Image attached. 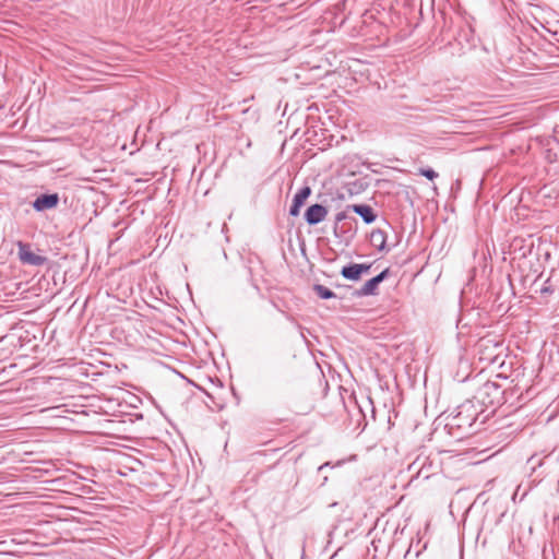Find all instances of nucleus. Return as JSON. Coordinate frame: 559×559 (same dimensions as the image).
I'll return each instance as SVG.
<instances>
[{"label":"nucleus","instance_id":"12","mask_svg":"<svg viewBox=\"0 0 559 559\" xmlns=\"http://www.w3.org/2000/svg\"><path fill=\"white\" fill-rule=\"evenodd\" d=\"M313 290L316 292V294L321 298V299H331V298H335L336 295L334 294V292H332L330 288L321 285V284H314L313 285Z\"/></svg>","mask_w":559,"mask_h":559},{"label":"nucleus","instance_id":"10","mask_svg":"<svg viewBox=\"0 0 559 559\" xmlns=\"http://www.w3.org/2000/svg\"><path fill=\"white\" fill-rule=\"evenodd\" d=\"M370 241L377 248V250H386V234L384 230L380 228L372 230L370 235Z\"/></svg>","mask_w":559,"mask_h":559},{"label":"nucleus","instance_id":"24","mask_svg":"<svg viewBox=\"0 0 559 559\" xmlns=\"http://www.w3.org/2000/svg\"><path fill=\"white\" fill-rule=\"evenodd\" d=\"M326 480H328V477H326V476H324V477H323V483H322V485H324Z\"/></svg>","mask_w":559,"mask_h":559},{"label":"nucleus","instance_id":"6","mask_svg":"<svg viewBox=\"0 0 559 559\" xmlns=\"http://www.w3.org/2000/svg\"><path fill=\"white\" fill-rule=\"evenodd\" d=\"M328 215L326 206L316 203L310 206L305 212V221L308 225L314 226L319 223L323 222Z\"/></svg>","mask_w":559,"mask_h":559},{"label":"nucleus","instance_id":"25","mask_svg":"<svg viewBox=\"0 0 559 559\" xmlns=\"http://www.w3.org/2000/svg\"><path fill=\"white\" fill-rule=\"evenodd\" d=\"M253 286H254V288H255L258 292L260 290V288H259V286H258V285H253Z\"/></svg>","mask_w":559,"mask_h":559},{"label":"nucleus","instance_id":"22","mask_svg":"<svg viewBox=\"0 0 559 559\" xmlns=\"http://www.w3.org/2000/svg\"><path fill=\"white\" fill-rule=\"evenodd\" d=\"M500 346H501V345H500V344H498V343H495V344L492 345V347H493V348H497V347H500Z\"/></svg>","mask_w":559,"mask_h":559},{"label":"nucleus","instance_id":"15","mask_svg":"<svg viewBox=\"0 0 559 559\" xmlns=\"http://www.w3.org/2000/svg\"><path fill=\"white\" fill-rule=\"evenodd\" d=\"M347 218H348V216H347L346 212H338V213L335 215L334 235H335L336 237H338V236H340V235H338V233H337V229H338L337 224H338L340 222H343V221L347 219Z\"/></svg>","mask_w":559,"mask_h":559},{"label":"nucleus","instance_id":"16","mask_svg":"<svg viewBox=\"0 0 559 559\" xmlns=\"http://www.w3.org/2000/svg\"><path fill=\"white\" fill-rule=\"evenodd\" d=\"M370 263H357V271H359L360 276H362V274L368 273L370 271Z\"/></svg>","mask_w":559,"mask_h":559},{"label":"nucleus","instance_id":"8","mask_svg":"<svg viewBox=\"0 0 559 559\" xmlns=\"http://www.w3.org/2000/svg\"><path fill=\"white\" fill-rule=\"evenodd\" d=\"M347 210L359 215L367 225L372 224L377 219V214L369 204H349Z\"/></svg>","mask_w":559,"mask_h":559},{"label":"nucleus","instance_id":"17","mask_svg":"<svg viewBox=\"0 0 559 559\" xmlns=\"http://www.w3.org/2000/svg\"><path fill=\"white\" fill-rule=\"evenodd\" d=\"M272 304H273V306H274L278 311H281L283 314H285V317H286V319H287V320H289V321H292V322H294V321H295V319H294L292 316H289V314H287L285 311L281 310V309L277 307V305H276L275 302H272Z\"/></svg>","mask_w":559,"mask_h":559},{"label":"nucleus","instance_id":"5","mask_svg":"<svg viewBox=\"0 0 559 559\" xmlns=\"http://www.w3.org/2000/svg\"><path fill=\"white\" fill-rule=\"evenodd\" d=\"M59 201L58 193H43L32 202V206L36 212H44L57 207Z\"/></svg>","mask_w":559,"mask_h":559},{"label":"nucleus","instance_id":"7","mask_svg":"<svg viewBox=\"0 0 559 559\" xmlns=\"http://www.w3.org/2000/svg\"><path fill=\"white\" fill-rule=\"evenodd\" d=\"M311 195V188L309 186H304L298 190V192L294 195L292 205L289 207L290 216H298L300 213V209L304 206L307 199Z\"/></svg>","mask_w":559,"mask_h":559},{"label":"nucleus","instance_id":"14","mask_svg":"<svg viewBox=\"0 0 559 559\" xmlns=\"http://www.w3.org/2000/svg\"><path fill=\"white\" fill-rule=\"evenodd\" d=\"M418 174L420 176H424L428 180H433L438 177V173H436L432 168L426 167V168H419Z\"/></svg>","mask_w":559,"mask_h":559},{"label":"nucleus","instance_id":"3","mask_svg":"<svg viewBox=\"0 0 559 559\" xmlns=\"http://www.w3.org/2000/svg\"><path fill=\"white\" fill-rule=\"evenodd\" d=\"M17 254L20 261L25 265L41 266L48 261L46 257L35 253L29 243L23 241L17 242Z\"/></svg>","mask_w":559,"mask_h":559},{"label":"nucleus","instance_id":"23","mask_svg":"<svg viewBox=\"0 0 559 559\" xmlns=\"http://www.w3.org/2000/svg\"><path fill=\"white\" fill-rule=\"evenodd\" d=\"M487 417H488V415H486V416L481 419L480 425L485 423V420H486V418H487Z\"/></svg>","mask_w":559,"mask_h":559},{"label":"nucleus","instance_id":"1","mask_svg":"<svg viewBox=\"0 0 559 559\" xmlns=\"http://www.w3.org/2000/svg\"><path fill=\"white\" fill-rule=\"evenodd\" d=\"M483 408H478L475 401L468 399L447 415L444 428L448 433L457 440L468 437L477 431L474 429Z\"/></svg>","mask_w":559,"mask_h":559},{"label":"nucleus","instance_id":"21","mask_svg":"<svg viewBox=\"0 0 559 559\" xmlns=\"http://www.w3.org/2000/svg\"><path fill=\"white\" fill-rule=\"evenodd\" d=\"M345 226H346V224L342 225V227H341L343 229V231H342L343 234H347L348 231H350V229H345Z\"/></svg>","mask_w":559,"mask_h":559},{"label":"nucleus","instance_id":"13","mask_svg":"<svg viewBox=\"0 0 559 559\" xmlns=\"http://www.w3.org/2000/svg\"><path fill=\"white\" fill-rule=\"evenodd\" d=\"M367 187V183L360 181V180H355L353 182H348L347 183V190L350 194H357V193H360L361 191H364Z\"/></svg>","mask_w":559,"mask_h":559},{"label":"nucleus","instance_id":"2","mask_svg":"<svg viewBox=\"0 0 559 559\" xmlns=\"http://www.w3.org/2000/svg\"><path fill=\"white\" fill-rule=\"evenodd\" d=\"M503 394L504 391L499 383L488 380L476 390L471 400L475 401L477 407L485 412L488 407L502 405L504 403Z\"/></svg>","mask_w":559,"mask_h":559},{"label":"nucleus","instance_id":"4","mask_svg":"<svg viewBox=\"0 0 559 559\" xmlns=\"http://www.w3.org/2000/svg\"><path fill=\"white\" fill-rule=\"evenodd\" d=\"M390 274V269L386 267L382 272H380L378 275L373 276L372 278L368 280L360 288L356 289L353 293V296L356 298L365 297V296H374L378 294V287L379 285L388 278Z\"/></svg>","mask_w":559,"mask_h":559},{"label":"nucleus","instance_id":"20","mask_svg":"<svg viewBox=\"0 0 559 559\" xmlns=\"http://www.w3.org/2000/svg\"><path fill=\"white\" fill-rule=\"evenodd\" d=\"M326 467H331V465H330V463H329V462H326V463H324V464L320 465V466H319V468H318V472H319V473H322Z\"/></svg>","mask_w":559,"mask_h":559},{"label":"nucleus","instance_id":"19","mask_svg":"<svg viewBox=\"0 0 559 559\" xmlns=\"http://www.w3.org/2000/svg\"><path fill=\"white\" fill-rule=\"evenodd\" d=\"M480 360H487L489 362H496V357L495 356H480Z\"/></svg>","mask_w":559,"mask_h":559},{"label":"nucleus","instance_id":"11","mask_svg":"<svg viewBox=\"0 0 559 559\" xmlns=\"http://www.w3.org/2000/svg\"><path fill=\"white\" fill-rule=\"evenodd\" d=\"M341 275L348 281L357 282L361 278L359 271H357V263H349L344 265L341 270Z\"/></svg>","mask_w":559,"mask_h":559},{"label":"nucleus","instance_id":"18","mask_svg":"<svg viewBox=\"0 0 559 559\" xmlns=\"http://www.w3.org/2000/svg\"><path fill=\"white\" fill-rule=\"evenodd\" d=\"M489 342H490V341L481 340V341L479 342V344H478L479 350H481V348L487 349V348H488V343H489Z\"/></svg>","mask_w":559,"mask_h":559},{"label":"nucleus","instance_id":"9","mask_svg":"<svg viewBox=\"0 0 559 559\" xmlns=\"http://www.w3.org/2000/svg\"><path fill=\"white\" fill-rule=\"evenodd\" d=\"M557 289H559V273L557 274L555 270H552L550 276L543 283L539 294L542 296H549Z\"/></svg>","mask_w":559,"mask_h":559}]
</instances>
